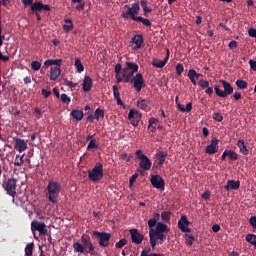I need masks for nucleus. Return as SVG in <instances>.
I'll return each mask as SVG.
<instances>
[{"instance_id":"f257e3e1","label":"nucleus","mask_w":256,"mask_h":256,"mask_svg":"<svg viewBox=\"0 0 256 256\" xmlns=\"http://www.w3.org/2000/svg\"><path fill=\"white\" fill-rule=\"evenodd\" d=\"M124 9H127L126 12H123L121 14V17H123V19H132V21H136L137 23H142L144 24L145 27H151V20L147 19V18H143L141 16H137L139 15V11H141V7L139 6V3L135 2L132 4V7H130L129 5H125Z\"/></svg>"},{"instance_id":"f03ea898","label":"nucleus","mask_w":256,"mask_h":256,"mask_svg":"<svg viewBox=\"0 0 256 256\" xmlns=\"http://www.w3.org/2000/svg\"><path fill=\"white\" fill-rule=\"evenodd\" d=\"M73 249L75 253H80L81 255H84V253L89 255L95 254V246L93 242H91V237L87 235L81 236V242H74Z\"/></svg>"},{"instance_id":"7ed1b4c3","label":"nucleus","mask_w":256,"mask_h":256,"mask_svg":"<svg viewBox=\"0 0 256 256\" xmlns=\"http://www.w3.org/2000/svg\"><path fill=\"white\" fill-rule=\"evenodd\" d=\"M61 183L59 181L50 180L46 187V199L50 203L57 205L59 203V193H61Z\"/></svg>"},{"instance_id":"20e7f679","label":"nucleus","mask_w":256,"mask_h":256,"mask_svg":"<svg viewBox=\"0 0 256 256\" xmlns=\"http://www.w3.org/2000/svg\"><path fill=\"white\" fill-rule=\"evenodd\" d=\"M150 245L155 249L157 245H163L167 241V236L163 232H156L155 228L149 229Z\"/></svg>"},{"instance_id":"39448f33","label":"nucleus","mask_w":256,"mask_h":256,"mask_svg":"<svg viewBox=\"0 0 256 256\" xmlns=\"http://www.w3.org/2000/svg\"><path fill=\"white\" fill-rule=\"evenodd\" d=\"M220 83L224 91L221 90L220 85H215L214 87V91L218 97H222V99H225L226 97H229V95H233V86H231V83L225 80H220Z\"/></svg>"},{"instance_id":"423d86ee","label":"nucleus","mask_w":256,"mask_h":256,"mask_svg":"<svg viewBox=\"0 0 256 256\" xmlns=\"http://www.w3.org/2000/svg\"><path fill=\"white\" fill-rule=\"evenodd\" d=\"M88 179L93 181V183H97V181L103 179V164L101 162H97L94 169L88 170Z\"/></svg>"},{"instance_id":"0eeeda50","label":"nucleus","mask_w":256,"mask_h":256,"mask_svg":"<svg viewBox=\"0 0 256 256\" xmlns=\"http://www.w3.org/2000/svg\"><path fill=\"white\" fill-rule=\"evenodd\" d=\"M93 237H97V239H99L100 247H109V241H111V233L99 232L95 230L93 232Z\"/></svg>"},{"instance_id":"6e6552de","label":"nucleus","mask_w":256,"mask_h":256,"mask_svg":"<svg viewBox=\"0 0 256 256\" xmlns=\"http://www.w3.org/2000/svg\"><path fill=\"white\" fill-rule=\"evenodd\" d=\"M3 187L7 195L15 198L17 195V180L15 178L8 179V181L3 184Z\"/></svg>"},{"instance_id":"1a4fd4ad","label":"nucleus","mask_w":256,"mask_h":256,"mask_svg":"<svg viewBox=\"0 0 256 256\" xmlns=\"http://www.w3.org/2000/svg\"><path fill=\"white\" fill-rule=\"evenodd\" d=\"M31 231L32 233H35V231H38L40 235H47V225L45 222H39L37 220H34L31 222Z\"/></svg>"},{"instance_id":"9d476101","label":"nucleus","mask_w":256,"mask_h":256,"mask_svg":"<svg viewBox=\"0 0 256 256\" xmlns=\"http://www.w3.org/2000/svg\"><path fill=\"white\" fill-rule=\"evenodd\" d=\"M130 83H133V87L137 93H141V89L145 87V79H143V74H136Z\"/></svg>"},{"instance_id":"9b49d317","label":"nucleus","mask_w":256,"mask_h":256,"mask_svg":"<svg viewBox=\"0 0 256 256\" xmlns=\"http://www.w3.org/2000/svg\"><path fill=\"white\" fill-rule=\"evenodd\" d=\"M150 182L155 189L165 191V180L160 175H152L150 178Z\"/></svg>"},{"instance_id":"f8f14e48","label":"nucleus","mask_w":256,"mask_h":256,"mask_svg":"<svg viewBox=\"0 0 256 256\" xmlns=\"http://www.w3.org/2000/svg\"><path fill=\"white\" fill-rule=\"evenodd\" d=\"M189 225H191V222L187 219V215H182L178 221V229H180L182 233H191Z\"/></svg>"},{"instance_id":"ddd939ff","label":"nucleus","mask_w":256,"mask_h":256,"mask_svg":"<svg viewBox=\"0 0 256 256\" xmlns=\"http://www.w3.org/2000/svg\"><path fill=\"white\" fill-rule=\"evenodd\" d=\"M128 119L132 127H137L139 125V121H141V113L135 109H131L128 114Z\"/></svg>"},{"instance_id":"4468645a","label":"nucleus","mask_w":256,"mask_h":256,"mask_svg":"<svg viewBox=\"0 0 256 256\" xmlns=\"http://www.w3.org/2000/svg\"><path fill=\"white\" fill-rule=\"evenodd\" d=\"M129 233L131 235L132 243H135L136 245H141V243H143V239L145 236H143V234L139 233V230L130 229Z\"/></svg>"},{"instance_id":"2eb2a0df","label":"nucleus","mask_w":256,"mask_h":256,"mask_svg":"<svg viewBox=\"0 0 256 256\" xmlns=\"http://www.w3.org/2000/svg\"><path fill=\"white\" fill-rule=\"evenodd\" d=\"M219 140L217 138H212L211 144H209L206 149L205 153L208 155H215L217 151H219Z\"/></svg>"},{"instance_id":"dca6fc26","label":"nucleus","mask_w":256,"mask_h":256,"mask_svg":"<svg viewBox=\"0 0 256 256\" xmlns=\"http://www.w3.org/2000/svg\"><path fill=\"white\" fill-rule=\"evenodd\" d=\"M241 187V181L237 180H228L224 186L225 191H237Z\"/></svg>"},{"instance_id":"f3484780","label":"nucleus","mask_w":256,"mask_h":256,"mask_svg":"<svg viewBox=\"0 0 256 256\" xmlns=\"http://www.w3.org/2000/svg\"><path fill=\"white\" fill-rule=\"evenodd\" d=\"M166 51H167V54L164 60L154 59L152 61L153 67H157L158 69H163V67L167 65V62L169 61L170 52H169V49H167Z\"/></svg>"},{"instance_id":"a211bd4d","label":"nucleus","mask_w":256,"mask_h":256,"mask_svg":"<svg viewBox=\"0 0 256 256\" xmlns=\"http://www.w3.org/2000/svg\"><path fill=\"white\" fill-rule=\"evenodd\" d=\"M132 43L135 44L134 50L141 49L143 47V43H145V39H143V34H136L132 37Z\"/></svg>"},{"instance_id":"6ab92c4d","label":"nucleus","mask_w":256,"mask_h":256,"mask_svg":"<svg viewBox=\"0 0 256 256\" xmlns=\"http://www.w3.org/2000/svg\"><path fill=\"white\" fill-rule=\"evenodd\" d=\"M14 149L19 153H23L27 149V142L23 139L17 138L15 140Z\"/></svg>"},{"instance_id":"aec40b11","label":"nucleus","mask_w":256,"mask_h":256,"mask_svg":"<svg viewBox=\"0 0 256 256\" xmlns=\"http://www.w3.org/2000/svg\"><path fill=\"white\" fill-rule=\"evenodd\" d=\"M135 73L131 70H128V68L122 69V77L124 79V83H131L132 79L135 77Z\"/></svg>"},{"instance_id":"412c9836","label":"nucleus","mask_w":256,"mask_h":256,"mask_svg":"<svg viewBox=\"0 0 256 256\" xmlns=\"http://www.w3.org/2000/svg\"><path fill=\"white\" fill-rule=\"evenodd\" d=\"M93 87V79L89 76H85L83 80V91L89 93Z\"/></svg>"},{"instance_id":"4be33fe9","label":"nucleus","mask_w":256,"mask_h":256,"mask_svg":"<svg viewBox=\"0 0 256 256\" xmlns=\"http://www.w3.org/2000/svg\"><path fill=\"white\" fill-rule=\"evenodd\" d=\"M160 219H161V214L154 212L152 214V218L148 220L149 229H155V225H157Z\"/></svg>"},{"instance_id":"5701e85b","label":"nucleus","mask_w":256,"mask_h":256,"mask_svg":"<svg viewBox=\"0 0 256 256\" xmlns=\"http://www.w3.org/2000/svg\"><path fill=\"white\" fill-rule=\"evenodd\" d=\"M152 162L149 159V157H145L142 160H140L139 166L143 171H149L151 169Z\"/></svg>"},{"instance_id":"b1692460","label":"nucleus","mask_w":256,"mask_h":256,"mask_svg":"<svg viewBox=\"0 0 256 256\" xmlns=\"http://www.w3.org/2000/svg\"><path fill=\"white\" fill-rule=\"evenodd\" d=\"M154 231L158 233H169V231H171V228H169V226H167V224L163 222H158L156 224V229H154Z\"/></svg>"},{"instance_id":"393cba45","label":"nucleus","mask_w":256,"mask_h":256,"mask_svg":"<svg viewBox=\"0 0 256 256\" xmlns=\"http://www.w3.org/2000/svg\"><path fill=\"white\" fill-rule=\"evenodd\" d=\"M59 75H61V68L52 67L50 70V81H57V79H59Z\"/></svg>"},{"instance_id":"a878e982","label":"nucleus","mask_w":256,"mask_h":256,"mask_svg":"<svg viewBox=\"0 0 256 256\" xmlns=\"http://www.w3.org/2000/svg\"><path fill=\"white\" fill-rule=\"evenodd\" d=\"M177 108L179 109V111H181V113H191V111H193V103L189 102L186 105L181 104V103H177Z\"/></svg>"},{"instance_id":"bb28decb","label":"nucleus","mask_w":256,"mask_h":256,"mask_svg":"<svg viewBox=\"0 0 256 256\" xmlns=\"http://www.w3.org/2000/svg\"><path fill=\"white\" fill-rule=\"evenodd\" d=\"M167 151H158L156 153V159L158 161V165L161 167L163 163H165V160L167 159Z\"/></svg>"},{"instance_id":"cd10ccee","label":"nucleus","mask_w":256,"mask_h":256,"mask_svg":"<svg viewBox=\"0 0 256 256\" xmlns=\"http://www.w3.org/2000/svg\"><path fill=\"white\" fill-rule=\"evenodd\" d=\"M62 63H63V60L61 59H48L44 62V65L46 67H51V65H56L55 67L61 68Z\"/></svg>"},{"instance_id":"c85d7f7f","label":"nucleus","mask_w":256,"mask_h":256,"mask_svg":"<svg viewBox=\"0 0 256 256\" xmlns=\"http://www.w3.org/2000/svg\"><path fill=\"white\" fill-rule=\"evenodd\" d=\"M70 115L75 119V121H83L84 114L82 110H72Z\"/></svg>"},{"instance_id":"c756f323","label":"nucleus","mask_w":256,"mask_h":256,"mask_svg":"<svg viewBox=\"0 0 256 256\" xmlns=\"http://www.w3.org/2000/svg\"><path fill=\"white\" fill-rule=\"evenodd\" d=\"M237 147L240 149V153H242V155H247L249 153V149H247V146L245 145V140H238Z\"/></svg>"},{"instance_id":"7c9ffc66","label":"nucleus","mask_w":256,"mask_h":256,"mask_svg":"<svg viewBox=\"0 0 256 256\" xmlns=\"http://www.w3.org/2000/svg\"><path fill=\"white\" fill-rule=\"evenodd\" d=\"M41 11H43L41 6V1L34 2L31 6V13L33 15H37V13H41Z\"/></svg>"},{"instance_id":"2f4dec72","label":"nucleus","mask_w":256,"mask_h":256,"mask_svg":"<svg viewBox=\"0 0 256 256\" xmlns=\"http://www.w3.org/2000/svg\"><path fill=\"white\" fill-rule=\"evenodd\" d=\"M137 107L139 109H142V111H145L147 109V107H149V100L139 98L137 101Z\"/></svg>"},{"instance_id":"473e14b6","label":"nucleus","mask_w":256,"mask_h":256,"mask_svg":"<svg viewBox=\"0 0 256 256\" xmlns=\"http://www.w3.org/2000/svg\"><path fill=\"white\" fill-rule=\"evenodd\" d=\"M126 69L132 73H137L139 71V65L135 62H126Z\"/></svg>"},{"instance_id":"72a5a7b5","label":"nucleus","mask_w":256,"mask_h":256,"mask_svg":"<svg viewBox=\"0 0 256 256\" xmlns=\"http://www.w3.org/2000/svg\"><path fill=\"white\" fill-rule=\"evenodd\" d=\"M77 73H83L85 71V66H83V63L81 62V59L76 58L74 63Z\"/></svg>"},{"instance_id":"f704fd0d","label":"nucleus","mask_w":256,"mask_h":256,"mask_svg":"<svg viewBox=\"0 0 256 256\" xmlns=\"http://www.w3.org/2000/svg\"><path fill=\"white\" fill-rule=\"evenodd\" d=\"M35 248V244L28 243L25 248V256H33V249Z\"/></svg>"},{"instance_id":"c9c22d12","label":"nucleus","mask_w":256,"mask_h":256,"mask_svg":"<svg viewBox=\"0 0 256 256\" xmlns=\"http://www.w3.org/2000/svg\"><path fill=\"white\" fill-rule=\"evenodd\" d=\"M161 219L165 223H169L171 221V212L170 211H164L161 213Z\"/></svg>"},{"instance_id":"e433bc0d","label":"nucleus","mask_w":256,"mask_h":256,"mask_svg":"<svg viewBox=\"0 0 256 256\" xmlns=\"http://www.w3.org/2000/svg\"><path fill=\"white\" fill-rule=\"evenodd\" d=\"M94 117L96 121H99V119H103V117H105V111H103L101 108L96 109Z\"/></svg>"},{"instance_id":"4c0bfd02","label":"nucleus","mask_w":256,"mask_h":256,"mask_svg":"<svg viewBox=\"0 0 256 256\" xmlns=\"http://www.w3.org/2000/svg\"><path fill=\"white\" fill-rule=\"evenodd\" d=\"M246 241L248 243H251V245H254V247L256 248V235L255 234L246 235Z\"/></svg>"},{"instance_id":"58836bf2","label":"nucleus","mask_w":256,"mask_h":256,"mask_svg":"<svg viewBox=\"0 0 256 256\" xmlns=\"http://www.w3.org/2000/svg\"><path fill=\"white\" fill-rule=\"evenodd\" d=\"M91 149H99V142L97 140H91L87 146V151H91Z\"/></svg>"},{"instance_id":"ea45409f","label":"nucleus","mask_w":256,"mask_h":256,"mask_svg":"<svg viewBox=\"0 0 256 256\" xmlns=\"http://www.w3.org/2000/svg\"><path fill=\"white\" fill-rule=\"evenodd\" d=\"M23 157H25V154H23L22 156L17 155L15 160H14V165L16 167H21V165H23L24 161H23Z\"/></svg>"},{"instance_id":"a19ab883","label":"nucleus","mask_w":256,"mask_h":256,"mask_svg":"<svg viewBox=\"0 0 256 256\" xmlns=\"http://www.w3.org/2000/svg\"><path fill=\"white\" fill-rule=\"evenodd\" d=\"M236 86L238 87V89L243 90V89H247L248 84H247V81L238 79L236 81Z\"/></svg>"},{"instance_id":"79ce46f5","label":"nucleus","mask_w":256,"mask_h":256,"mask_svg":"<svg viewBox=\"0 0 256 256\" xmlns=\"http://www.w3.org/2000/svg\"><path fill=\"white\" fill-rule=\"evenodd\" d=\"M228 158L230 161H237L239 159V156L237 155V152L233 150H228Z\"/></svg>"},{"instance_id":"37998d69","label":"nucleus","mask_w":256,"mask_h":256,"mask_svg":"<svg viewBox=\"0 0 256 256\" xmlns=\"http://www.w3.org/2000/svg\"><path fill=\"white\" fill-rule=\"evenodd\" d=\"M127 245V239H120L119 242L115 244L116 249H123L124 246Z\"/></svg>"},{"instance_id":"c03bdc74","label":"nucleus","mask_w":256,"mask_h":256,"mask_svg":"<svg viewBox=\"0 0 256 256\" xmlns=\"http://www.w3.org/2000/svg\"><path fill=\"white\" fill-rule=\"evenodd\" d=\"M60 99L62 103H65L66 105H69L71 103V97H69L67 94H61Z\"/></svg>"},{"instance_id":"a18cd8bd","label":"nucleus","mask_w":256,"mask_h":256,"mask_svg":"<svg viewBox=\"0 0 256 256\" xmlns=\"http://www.w3.org/2000/svg\"><path fill=\"white\" fill-rule=\"evenodd\" d=\"M31 67L33 71H39V69H41V62L34 60L31 62Z\"/></svg>"},{"instance_id":"49530a36","label":"nucleus","mask_w":256,"mask_h":256,"mask_svg":"<svg viewBox=\"0 0 256 256\" xmlns=\"http://www.w3.org/2000/svg\"><path fill=\"white\" fill-rule=\"evenodd\" d=\"M183 71H185V67L183 66L182 63H178L176 65V73H177V75H182Z\"/></svg>"},{"instance_id":"de8ad7c7","label":"nucleus","mask_w":256,"mask_h":256,"mask_svg":"<svg viewBox=\"0 0 256 256\" xmlns=\"http://www.w3.org/2000/svg\"><path fill=\"white\" fill-rule=\"evenodd\" d=\"M198 85L201 89H207V87H209V81L201 79L199 80Z\"/></svg>"},{"instance_id":"09e8293b","label":"nucleus","mask_w":256,"mask_h":256,"mask_svg":"<svg viewBox=\"0 0 256 256\" xmlns=\"http://www.w3.org/2000/svg\"><path fill=\"white\" fill-rule=\"evenodd\" d=\"M112 89H113L114 99H119L121 97V94L119 93V88L117 87V85L112 86Z\"/></svg>"},{"instance_id":"8fccbe9b","label":"nucleus","mask_w":256,"mask_h":256,"mask_svg":"<svg viewBox=\"0 0 256 256\" xmlns=\"http://www.w3.org/2000/svg\"><path fill=\"white\" fill-rule=\"evenodd\" d=\"M186 237H188L186 239L187 245L189 246L193 245V241H195V236H193V234H186Z\"/></svg>"},{"instance_id":"3c124183","label":"nucleus","mask_w":256,"mask_h":256,"mask_svg":"<svg viewBox=\"0 0 256 256\" xmlns=\"http://www.w3.org/2000/svg\"><path fill=\"white\" fill-rule=\"evenodd\" d=\"M213 119H214V121L221 123L223 121V115L219 112H216V113H214Z\"/></svg>"},{"instance_id":"603ef678","label":"nucleus","mask_w":256,"mask_h":256,"mask_svg":"<svg viewBox=\"0 0 256 256\" xmlns=\"http://www.w3.org/2000/svg\"><path fill=\"white\" fill-rule=\"evenodd\" d=\"M136 156H137V159H139V161H141L147 157L145 154H143V150H137Z\"/></svg>"},{"instance_id":"864d4df0","label":"nucleus","mask_w":256,"mask_h":256,"mask_svg":"<svg viewBox=\"0 0 256 256\" xmlns=\"http://www.w3.org/2000/svg\"><path fill=\"white\" fill-rule=\"evenodd\" d=\"M123 71V67L121 66V64H116L115 68H114V72L115 75H121V72Z\"/></svg>"},{"instance_id":"5fc2aeb1","label":"nucleus","mask_w":256,"mask_h":256,"mask_svg":"<svg viewBox=\"0 0 256 256\" xmlns=\"http://www.w3.org/2000/svg\"><path fill=\"white\" fill-rule=\"evenodd\" d=\"M157 123H159V119H156V118H153V117L150 118L148 129H151V127H153V125H157Z\"/></svg>"},{"instance_id":"6e6d98bb","label":"nucleus","mask_w":256,"mask_h":256,"mask_svg":"<svg viewBox=\"0 0 256 256\" xmlns=\"http://www.w3.org/2000/svg\"><path fill=\"white\" fill-rule=\"evenodd\" d=\"M137 177H139V174L135 173L131 176L130 180H129V186L133 187V183H135V181H137Z\"/></svg>"},{"instance_id":"4d7b16f0","label":"nucleus","mask_w":256,"mask_h":256,"mask_svg":"<svg viewBox=\"0 0 256 256\" xmlns=\"http://www.w3.org/2000/svg\"><path fill=\"white\" fill-rule=\"evenodd\" d=\"M151 248L146 247L142 250L140 256H151Z\"/></svg>"},{"instance_id":"13d9d810","label":"nucleus","mask_w":256,"mask_h":256,"mask_svg":"<svg viewBox=\"0 0 256 256\" xmlns=\"http://www.w3.org/2000/svg\"><path fill=\"white\" fill-rule=\"evenodd\" d=\"M197 76V71L195 69H190L188 71V78L196 79Z\"/></svg>"},{"instance_id":"bf43d9fd","label":"nucleus","mask_w":256,"mask_h":256,"mask_svg":"<svg viewBox=\"0 0 256 256\" xmlns=\"http://www.w3.org/2000/svg\"><path fill=\"white\" fill-rule=\"evenodd\" d=\"M120 159H122V161H126L127 163H129V161H131V156L127 155V153H123L120 155Z\"/></svg>"},{"instance_id":"052dcab7","label":"nucleus","mask_w":256,"mask_h":256,"mask_svg":"<svg viewBox=\"0 0 256 256\" xmlns=\"http://www.w3.org/2000/svg\"><path fill=\"white\" fill-rule=\"evenodd\" d=\"M63 30L66 32V33H69V31H73V24H64L63 25Z\"/></svg>"},{"instance_id":"680f3d73","label":"nucleus","mask_w":256,"mask_h":256,"mask_svg":"<svg viewBox=\"0 0 256 256\" xmlns=\"http://www.w3.org/2000/svg\"><path fill=\"white\" fill-rule=\"evenodd\" d=\"M248 35H249V37H253L254 39H256V29L255 28H250L248 30Z\"/></svg>"},{"instance_id":"e2e57ef3","label":"nucleus","mask_w":256,"mask_h":256,"mask_svg":"<svg viewBox=\"0 0 256 256\" xmlns=\"http://www.w3.org/2000/svg\"><path fill=\"white\" fill-rule=\"evenodd\" d=\"M232 97L236 101H241V99H243V97L241 96V92H235Z\"/></svg>"},{"instance_id":"0e129e2a","label":"nucleus","mask_w":256,"mask_h":256,"mask_svg":"<svg viewBox=\"0 0 256 256\" xmlns=\"http://www.w3.org/2000/svg\"><path fill=\"white\" fill-rule=\"evenodd\" d=\"M237 45H238L237 41L232 40V41L228 44V47H229V49H237Z\"/></svg>"},{"instance_id":"69168bd1","label":"nucleus","mask_w":256,"mask_h":256,"mask_svg":"<svg viewBox=\"0 0 256 256\" xmlns=\"http://www.w3.org/2000/svg\"><path fill=\"white\" fill-rule=\"evenodd\" d=\"M34 113H35L36 119H41V115H42L41 109L35 108Z\"/></svg>"},{"instance_id":"338daca9","label":"nucleus","mask_w":256,"mask_h":256,"mask_svg":"<svg viewBox=\"0 0 256 256\" xmlns=\"http://www.w3.org/2000/svg\"><path fill=\"white\" fill-rule=\"evenodd\" d=\"M250 225L253 227V229H256V216H252L250 218Z\"/></svg>"},{"instance_id":"774afa93","label":"nucleus","mask_w":256,"mask_h":256,"mask_svg":"<svg viewBox=\"0 0 256 256\" xmlns=\"http://www.w3.org/2000/svg\"><path fill=\"white\" fill-rule=\"evenodd\" d=\"M249 65L252 71H256V61L255 60H249Z\"/></svg>"}]
</instances>
